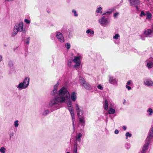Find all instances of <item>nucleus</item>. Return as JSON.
Instances as JSON below:
<instances>
[{"instance_id":"f257e3e1","label":"nucleus","mask_w":153,"mask_h":153,"mask_svg":"<svg viewBox=\"0 0 153 153\" xmlns=\"http://www.w3.org/2000/svg\"><path fill=\"white\" fill-rule=\"evenodd\" d=\"M58 96L56 97L55 99L51 100L49 102L48 107H51L58 103H62L65 102L66 98L69 99L70 94L67 89L63 87L58 91Z\"/></svg>"},{"instance_id":"f03ea898","label":"nucleus","mask_w":153,"mask_h":153,"mask_svg":"<svg viewBox=\"0 0 153 153\" xmlns=\"http://www.w3.org/2000/svg\"><path fill=\"white\" fill-rule=\"evenodd\" d=\"M79 80L80 84L86 89L88 90H90L92 89L91 85L88 82H86L82 77H79Z\"/></svg>"},{"instance_id":"7ed1b4c3","label":"nucleus","mask_w":153,"mask_h":153,"mask_svg":"<svg viewBox=\"0 0 153 153\" xmlns=\"http://www.w3.org/2000/svg\"><path fill=\"white\" fill-rule=\"evenodd\" d=\"M82 58V56L80 55L74 57L73 61L75 64L74 66V67L76 68V69L78 68V67L81 64Z\"/></svg>"},{"instance_id":"20e7f679","label":"nucleus","mask_w":153,"mask_h":153,"mask_svg":"<svg viewBox=\"0 0 153 153\" xmlns=\"http://www.w3.org/2000/svg\"><path fill=\"white\" fill-rule=\"evenodd\" d=\"M75 108L77 112L78 117H79L80 116H82L84 113L82 108L77 103L75 104Z\"/></svg>"},{"instance_id":"39448f33","label":"nucleus","mask_w":153,"mask_h":153,"mask_svg":"<svg viewBox=\"0 0 153 153\" xmlns=\"http://www.w3.org/2000/svg\"><path fill=\"white\" fill-rule=\"evenodd\" d=\"M145 64L148 69L152 68L153 67V59L151 58L147 59L145 62Z\"/></svg>"},{"instance_id":"423d86ee","label":"nucleus","mask_w":153,"mask_h":153,"mask_svg":"<svg viewBox=\"0 0 153 153\" xmlns=\"http://www.w3.org/2000/svg\"><path fill=\"white\" fill-rule=\"evenodd\" d=\"M16 28V30H17V31L20 32H23V33H25V30H23V22H20L18 24H16L15 27Z\"/></svg>"},{"instance_id":"0eeeda50","label":"nucleus","mask_w":153,"mask_h":153,"mask_svg":"<svg viewBox=\"0 0 153 153\" xmlns=\"http://www.w3.org/2000/svg\"><path fill=\"white\" fill-rule=\"evenodd\" d=\"M56 36L60 42H64L65 41L64 37L62 34L59 32L57 31L56 33Z\"/></svg>"},{"instance_id":"6e6552de","label":"nucleus","mask_w":153,"mask_h":153,"mask_svg":"<svg viewBox=\"0 0 153 153\" xmlns=\"http://www.w3.org/2000/svg\"><path fill=\"white\" fill-rule=\"evenodd\" d=\"M108 82L113 85H117L118 84L117 80L114 76H109Z\"/></svg>"},{"instance_id":"1a4fd4ad","label":"nucleus","mask_w":153,"mask_h":153,"mask_svg":"<svg viewBox=\"0 0 153 153\" xmlns=\"http://www.w3.org/2000/svg\"><path fill=\"white\" fill-rule=\"evenodd\" d=\"M68 109L69 110L70 114H71V117L72 119V125L73 126V127L74 129V121H75V118H74V111L73 109L71 107V106H68Z\"/></svg>"},{"instance_id":"9d476101","label":"nucleus","mask_w":153,"mask_h":153,"mask_svg":"<svg viewBox=\"0 0 153 153\" xmlns=\"http://www.w3.org/2000/svg\"><path fill=\"white\" fill-rule=\"evenodd\" d=\"M99 21L102 25H106L109 23L108 19L105 16H103L101 19H99Z\"/></svg>"},{"instance_id":"9b49d317","label":"nucleus","mask_w":153,"mask_h":153,"mask_svg":"<svg viewBox=\"0 0 153 153\" xmlns=\"http://www.w3.org/2000/svg\"><path fill=\"white\" fill-rule=\"evenodd\" d=\"M59 85V84L58 82L54 86L53 89L51 92V95L53 96L57 94V89Z\"/></svg>"},{"instance_id":"f8f14e48","label":"nucleus","mask_w":153,"mask_h":153,"mask_svg":"<svg viewBox=\"0 0 153 153\" xmlns=\"http://www.w3.org/2000/svg\"><path fill=\"white\" fill-rule=\"evenodd\" d=\"M144 84L149 87L153 86V82L149 79H145L144 81Z\"/></svg>"},{"instance_id":"ddd939ff","label":"nucleus","mask_w":153,"mask_h":153,"mask_svg":"<svg viewBox=\"0 0 153 153\" xmlns=\"http://www.w3.org/2000/svg\"><path fill=\"white\" fill-rule=\"evenodd\" d=\"M70 97L73 101H75L77 98V93L75 92H72L71 94Z\"/></svg>"},{"instance_id":"4468645a","label":"nucleus","mask_w":153,"mask_h":153,"mask_svg":"<svg viewBox=\"0 0 153 153\" xmlns=\"http://www.w3.org/2000/svg\"><path fill=\"white\" fill-rule=\"evenodd\" d=\"M152 32L151 30L148 29L146 30L144 32L143 35L146 37H148L149 35H151Z\"/></svg>"},{"instance_id":"2eb2a0df","label":"nucleus","mask_w":153,"mask_h":153,"mask_svg":"<svg viewBox=\"0 0 153 153\" xmlns=\"http://www.w3.org/2000/svg\"><path fill=\"white\" fill-rule=\"evenodd\" d=\"M79 119V121L81 124L83 126L85 123V118L84 116H80L79 117H78Z\"/></svg>"},{"instance_id":"dca6fc26","label":"nucleus","mask_w":153,"mask_h":153,"mask_svg":"<svg viewBox=\"0 0 153 153\" xmlns=\"http://www.w3.org/2000/svg\"><path fill=\"white\" fill-rule=\"evenodd\" d=\"M29 78L27 77H26L25 79L23 81V83H24L25 85H26L27 86V87L28 85L29 82Z\"/></svg>"},{"instance_id":"f3484780","label":"nucleus","mask_w":153,"mask_h":153,"mask_svg":"<svg viewBox=\"0 0 153 153\" xmlns=\"http://www.w3.org/2000/svg\"><path fill=\"white\" fill-rule=\"evenodd\" d=\"M82 136V134L80 133H79L77 134L76 137V140H77L79 142H80L81 140V137Z\"/></svg>"},{"instance_id":"a211bd4d","label":"nucleus","mask_w":153,"mask_h":153,"mask_svg":"<svg viewBox=\"0 0 153 153\" xmlns=\"http://www.w3.org/2000/svg\"><path fill=\"white\" fill-rule=\"evenodd\" d=\"M18 87L19 88L25 89L27 87V86L26 85H25L22 82L20 83Z\"/></svg>"},{"instance_id":"6ab92c4d","label":"nucleus","mask_w":153,"mask_h":153,"mask_svg":"<svg viewBox=\"0 0 153 153\" xmlns=\"http://www.w3.org/2000/svg\"><path fill=\"white\" fill-rule=\"evenodd\" d=\"M130 3L131 5H134L139 3L138 0H130Z\"/></svg>"},{"instance_id":"aec40b11","label":"nucleus","mask_w":153,"mask_h":153,"mask_svg":"<svg viewBox=\"0 0 153 153\" xmlns=\"http://www.w3.org/2000/svg\"><path fill=\"white\" fill-rule=\"evenodd\" d=\"M115 112V110L112 108H110L108 111V113L110 114H114Z\"/></svg>"},{"instance_id":"412c9836","label":"nucleus","mask_w":153,"mask_h":153,"mask_svg":"<svg viewBox=\"0 0 153 153\" xmlns=\"http://www.w3.org/2000/svg\"><path fill=\"white\" fill-rule=\"evenodd\" d=\"M147 112L148 113L149 116H151L153 113V110L151 108H149L147 110Z\"/></svg>"},{"instance_id":"4be33fe9","label":"nucleus","mask_w":153,"mask_h":153,"mask_svg":"<svg viewBox=\"0 0 153 153\" xmlns=\"http://www.w3.org/2000/svg\"><path fill=\"white\" fill-rule=\"evenodd\" d=\"M86 33L87 34L90 33L91 35H93L94 33V32L91 29H88L86 31Z\"/></svg>"},{"instance_id":"5701e85b","label":"nucleus","mask_w":153,"mask_h":153,"mask_svg":"<svg viewBox=\"0 0 153 153\" xmlns=\"http://www.w3.org/2000/svg\"><path fill=\"white\" fill-rule=\"evenodd\" d=\"M73 153H78L77 152V145L76 144L74 145Z\"/></svg>"},{"instance_id":"b1692460","label":"nucleus","mask_w":153,"mask_h":153,"mask_svg":"<svg viewBox=\"0 0 153 153\" xmlns=\"http://www.w3.org/2000/svg\"><path fill=\"white\" fill-rule=\"evenodd\" d=\"M108 107V102L107 100H105L104 104V108L105 109H107Z\"/></svg>"},{"instance_id":"393cba45","label":"nucleus","mask_w":153,"mask_h":153,"mask_svg":"<svg viewBox=\"0 0 153 153\" xmlns=\"http://www.w3.org/2000/svg\"><path fill=\"white\" fill-rule=\"evenodd\" d=\"M120 37V35L118 34H116L113 37V38L114 39H117Z\"/></svg>"},{"instance_id":"a878e982","label":"nucleus","mask_w":153,"mask_h":153,"mask_svg":"<svg viewBox=\"0 0 153 153\" xmlns=\"http://www.w3.org/2000/svg\"><path fill=\"white\" fill-rule=\"evenodd\" d=\"M102 8L101 7H99L96 10V12L97 13H102V12L101 11Z\"/></svg>"},{"instance_id":"bb28decb","label":"nucleus","mask_w":153,"mask_h":153,"mask_svg":"<svg viewBox=\"0 0 153 153\" xmlns=\"http://www.w3.org/2000/svg\"><path fill=\"white\" fill-rule=\"evenodd\" d=\"M5 149L4 147H2L0 149V152L2 153H4L5 152Z\"/></svg>"},{"instance_id":"cd10ccee","label":"nucleus","mask_w":153,"mask_h":153,"mask_svg":"<svg viewBox=\"0 0 153 153\" xmlns=\"http://www.w3.org/2000/svg\"><path fill=\"white\" fill-rule=\"evenodd\" d=\"M147 17L146 19H150L152 17L151 14L149 12H147L146 14Z\"/></svg>"},{"instance_id":"c85d7f7f","label":"nucleus","mask_w":153,"mask_h":153,"mask_svg":"<svg viewBox=\"0 0 153 153\" xmlns=\"http://www.w3.org/2000/svg\"><path fill=\"white\" fill-rule=\"evenodd\" d=\"M65 47L68 49H69L71 47V45L69 43H66L65 45Z\"/></svg>"},{"instance_id":"c756f323","label":"nucleus","mask_w":153,"mask_h":153,"mask_svg":"<svg viewBox=\"0 0 153 153\" xmlns=\"http://www.w3.org/2000/svg\"><path fill=\"white\" fill-rule=\"evenodd\" d=\"M19 31H17V30H16V28H14V29L13 31V35L15 36L16 35Z\"/></svg>"},{"instance_id":"7c9ffc66","label":"nucleus","mask_w":153,"mask_h":153,"mask_svg":"<svg viewBox=\"0 0 153 153\" xmlns=\"http://www.w3.org/2000/svg\"><path fill=\"white\" fill-rule=\"evenodd\" d=\"M50 111L48 110H46L44 112L43 114V115H46L47 114H49L50 113Z\"/></svg>"},{"instance_id":"2f4dec72","label":"nucleus","mask_w":153,"mask_h":153,"mask_svg":"<svg viewBox=\"0 0 153 153\" xmlns=\"http://www.w3.org/2000/svg\"><path fill=\"white\" fill-rule=\"evenodd\" d=\"M72 12L74 13V16H77L78 14H77L76 11L75 10H72Z\"/></svg>"},{"instance_id":"473e14b6","label":"nucleus","mask_w":153,"mask_h":153,"mask_svg":"<svg viewBox=\"0 0 153 153\" xmlns=\"http://www.w3.org/2000/svg\"><path fill=\"white\" fill-rule=\"evenodd\" d=\"M97 88L98 89L102 90L103 89V87H102V86L100 84L98 85L97 86Z\"/></svg>"},{"instance_id":"72a5a7b5","label":"nucleus","mask_w":153,"mask_h":153,"mask_svg":"<svg viewBox=\"0 0 153 153\" xmlns=\"http://www.w3.org/2000/svg\"><path fill=\"white\" fill-rule=\"evenodd\" d=\"M146 15V14L145 13L144 11H142L141 12L140 16L141 17H143V16H145Z\"/></svg>"},{"instance_id":"f704fd0d","label":"nucleus","mask_w":153,"mask_h":153,"mask_svg":"<svg viewBox=\"0 0 153 153\" xmlns=\"http://www.w3.org/2000/svg\"><path fill=\"white\" fill-rule=\"evenodd\" d=\"M66 103L68 105V106H71V101H69L68 102H67Z\"/></svg>"},{"instance_id":"c9c22d12","label":"nucleus","mask_w":153,"mask_h":153,"mask_svg":"<svg viewBox=\"0 0 153 153\" xmlns=\"http://www.w3.org/2000/svg\"><path fill=\"white\" fill-rule=\"evenodd\" d=\"M18 120H16L14 122L15 123V126L16 127H17L18 126L19 124H18Z\"/></svg>"},{"instance_id":"e433bc0d","label":"nucleus","mask_w":153,"mask_h":153,"mask_svg":"<svg viewBox=\"0 0 153 153\" xmlns=\"http://www.w3.org/2000/svg\"><path fill=\"white\" fill-rule=\"evenodd\" d=\"M126 137L128 136L130 137H131V134H130L129 132H128L126 133Z\"/></svg>"},{"instance_id":"4c0bfd02","label":"nucleus","mask_w":153,"mask_h":153,"mask_svg":"<svg viewBox=\"0 0 153 153\" xmlns=\"http://www.w3.org/2000/svg\"><path fill=\"white\" fill-rule=\"evenodd\" d=\"M24 21L27 24H29L30 23V21L27 19H25L24 20Z\"/></svg>"},{"instance_id":"58836bf2","label":"nucleus","mask_w":153,"mask_h":153,"mask_svg":"<svg viewBox=\"0 0 153 153\" xmlns=\"http://www.w3.org/2000/svg\"><path fill=\"white\" fill-rule=\"evenodd\" d=\"M30 40V38L28 37L27 39V42H26V44L27 45H28L29 43V41Z\"/></svg>"},{"instance_id":"ea45409f","label":"nucleus","mask_w":153,"mask_h":153,"mask_svg":"<svg viewBox=\"0 0 153 153\" xmlns=\"http://www.w3.org/2000/svg\"><path fill=\"white\" fill-rule=\"evenodd\" d=\"M126 87L128 90H130L131 89V88L130 86H128V85H126Z\"/></svg>"},{"instance_id":"a19ab883","label":"nucleus","mask_w":153,"mask_h":153,"mask_svg":"<svg viewBox=\"0 0 153 153\" xmlns=\"http://www.w3.org/2000/svg\"><path fill=\"white\" fill-rule=\"evenodd\" d=\"M119 13H116L114 14V18H116L117 16L118 15Z\"/></svg>"},{"instance_id":"79ce46f5","label":"nucleus","mask_w":153,"mask_h":153,"mask_svg":"<svg viewBox=\"0 0 153 153\" xmlns=\"http://www.w3.org/2000/svg\"><path fill=\"white\" fill-rule=\"evenodd\" d=\"M71 64V60H69L68 62V66H70Z\"/></svg>"},{"instance_id":"37998d69","label":"nucleus","mask_w":153,"mask_h":153,"mask_svg":"<svg viewBox=\"0 0 153 153\" xmlns=\"http://www.w3.org/2000/svg\"><path fill=\"white\" fill-rule=\"evenodd\" d=\"M132 82L131 81V80H128L127 82V85H130V84H131Z\"/></svg>"},{"instance_id":"c03bdc74","label":"nucleus","mask_w":153,"mask_h":153,"mask_svg":"<svg viewBox=\"0 0 153 153\" xmlns=\"http://www.w3.org/2000/svg\"><path fill=\"white\" fill-rule=\"evenodd\" d=\"M118 133H119V131L117 130H116L115 131L114 133L115 134H118Z\"/></svg>"},{"instance_id":"a18cd8bd","label":"nucleus","mask_w":153,"mask_h":153,"mask_svg":"<svg viewBox=\"0 0 153 153\" xmlns=\"http://www.w3.org/2000/svg\"><path fill=\"white\" fill-rule=\"evenodd\" d=\"M126 126H123V128L124 130H125L126 129Z\"/></svg>"},{"instance_id":"49530a36","label":"nucleus","mask_w":153,"mask_h":153,"mask_svg":"<svg viewBox=\"0 0 153 153\" xmlns=\"http://www.w3.org/2000/svg\"><path fill=\"white\" fill-rule=\"evenodd\" d=\"M2 60V57L0 56V62Z\"/></svg>"},{"instance_id":"de8ad7c7","label":"nucleus","mask_w":153,"mask_h":153,"mask_svg":"<svg viewBox=\"0 0 153 153\" xmlns=\"http://www.w3.org/2000/svg\"><path fill=\"white\" fill-rule=\"evenodd\" d=\"M146 152H143L142 151H141V152H140V153H145Z\"/></svg>"},{"instance_id":"09e8293b","label":"nucleus","mask_w":153,"mask_h":153,"mask_svg":"<svg viewBox=\"0 0 153 153\" xmlns=\"http://www.w3.org/2000/svg\"><path fill=\"white\" fill-rule=\"evenodd\" d=\"M136 8L137 9H138V8L137 7H136Z\"/></svg>"},{"instance_id":"8fccbe9b","label":"nucleus","mask_w":153,"mask_h":153,"mask_svg":"<svg viewBox=\"0 0 153 153\" xmlns=\"http://www.w3.org/2000/svg\"><path fill=\"white\" fill-rule=\"evenodd\" d=\"M66 153H70V152H68Z\"/></svg>"},{"instance_id":"3c124183","label":"nucleus","mask_w":153,"mask_h":153,"mask_svg":"<svg viewBox=\"0 0 153 153\" xmlns=\"http://www.w3.org/2000/svg\"><path fill=\"white\" fill-rule=\"evenodd\" d=\"M123 104H125V102H123Z\"/></svg>"}]
</instances>
